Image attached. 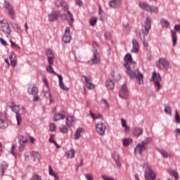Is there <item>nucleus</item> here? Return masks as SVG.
<instances>
[{
  "label": "nucleus",
  "mask_w": 180,
  "mask_h": 180,
  "mask_svg": "<svg viewBox=\"0 0 180 180\" xmlns=\"http://www.w3.org/2000/svg\"><path fill=\"white\" fill-rule=\"evenodd\" d=\"M124 61L126 63H124V67L126 68L127 75L130 77L131 79H134V78H136L138 84H139V85H142V84L144 83L143 76L139 71V69L133 70L136 63L133 61V58H131V55L130 53L125 55Z\"/></svg>",
  "instance_id": "nucleus-1"
},
{
  "label": "nucleus",
  "mask_w": 180,
  "mask_h": 180,
  "mask_svg": "<svg viewBox=\"0 0 180 180\" xmlns=\"http://www.w3.org/2000/svg\"><path fill=\"white\" fill-rule=\"evenodd\" d=\"M151 29V18L147 17L144 24L142 25L141 32L137 34V37L141 40L145 47L148 46V44L146 42V36L150 33Z\"/></svg>",
  "instance_id": "nucleus-2"
},
{
  "label": "nucleus",
  "mask_w": 180,
  "mask_h": 180,
  "mask_svg": "<svg viewBox=\"0 0 180 180\" xmlns=\"http://www.w3.org/2000/svg\"><path fill=\"white\" fill-rule=\"evenodd\" d=\"M143 169H145L144 178L145 180H154L157 178L155 172L151 169V166L148 162H146L143 165Z\"/></svg>",
  "instance_id": "nucleus-3"
},
{
  "label": "nucleus",
  "mask_w": 180,
  "mask_h": 180,
  "mask_svg": "<svg viewBox=\"0 0 180 180\" xmlns=\"http://www.w3.org/2000/svg\"><path fill=\"white\" fill-rule=\"evenodd\" d=\"M156 65L160 70H162V68H164L165 70H169V68H171L172 67L169 61H168L165 58H159L158 61L156 62Z\"/></svg>",
  "instance_id": "nucleus-4"
},
{
  "label": "nucleus",
  "mask_w": 180,
  "mask_h": 180,
  "mask_svg": "<svg viewBox=\"0 0 180 180\" xmlns=\"http://www.w3.org/2000/svg\"><path fill=\"white\" fill-rule=\"evenodd\" d=\"M139 6L143 11H147V12H150V13H157L158 12V8L157 6H150L147 3H140Z\"/></svg>",
  "instance_id": "nucleus-5"
},
{
  "label": "nucleus",
  "mask_w": 180,
  "mask_h": 180,
  "mask_svg": "<svg viewBox=\"0 0 180 180\" xmlns=\"http://www.w3.org/2000/svg\"><path fill=\"white\" fill-rule=\"evenodd\" d=\"M0 27L1 32L5 33L6 34H11L12 30H11V27L9 26V24L6 20H0Z\"/></svg>",
  "instance_id": "nucleus-6"
},
{
  "label": "nucleus",
  "mask_w": 180,
  "mask_h": 180,
  "mask_svg": "<svg viewBox=\"0 0 180 180\" xmlns=\"http://www.w3.org/2000/svg\"><path fill=\"white\" fill-rule=\"evenodd\" d=\"M4 8H6V9H7V11L8 12V16L11 19H15V10L13 9V6L11 5L9 1H4Z\"/></svg>",
  "instance_id": "nucleus-7"
},
{
  "label": "nucleus",
  "mask_w": 180,
  "mask_h": 180,
  "mask_svg": "<svg viewBox=\"0 0 180 180\" xmlns=\"http://www.w3.org/2000/svg\"><path fill=\"white\" fill-rule=\"evenodd\" d=\"M152 79H153L155 86H157V91H160L161 88V84H160L161 82V75L154 71L152 75Z\"/></svg>",
  "instance_id": "nucleus-8"
},
{
  "label": "nucleus",
  "mask_w": 180,
  "mask_h": 180,
  "mask_svg": "<svg viewBox=\"0 0 180 180\" xmlns=\"http://www.w3.org/2000/svg\"><path fill=\"white\" fill-rule=\"evenodd\" d=\"M96 129L99 136H104L105 131H106V125L105 123L100 122L96 125Z\"/></svg>",
  "instance_id": "nucleus-9"
},
{
  "label": "nucleus",
  "mask_w": 180,
  "mask_h": 180,
  "mask_svg": "<svg viewBox=\"0 0 180 180\" xmlns=\"http://www.w3.org/2000/svg\"><path fill=\"white\" fill-rule=\"evenodd\" d=\"M93 54L94 58L89 60L87 64H90V65H94V64H99L101 63V58H99V53H98V51L95 50Z\"/></svg>",
  "instance_id": "nucleus-10"
},
{
  "label": "nucleus",
  "mask_w": 180,
  "mask_h": 180,
  "mask_svg": "<svg viewBox=\"0 0 180 180\" xmlns=\"http://www.w3.org/2000/svg\"><path fill=\"white\" fill-rule=\"evenodd\" d=\"M8 108H10L12 112H14L15 115L20 113V111L23 110L24 109L23 107L20 108L19 105H15V103H13V101L8 103Z\"/></svg>",
  "instance_id": "nucleus-11"
},
{
  "label": "nucleus",
  "mask_w": 180,
  "mask_h": 180,
  "mask_svg": "<svg viewBox=\"0 0 180 180\" xmlns=\"http://www.w3.org/2000/svg\"><path fill=\"white\" fill-rule=\"evenodd\" d=\"M72 37H71V32L70 30V27H67L65 30L64 35L63 37V41L68 44L71 41Z\"/></svg>",
  "instance_id": "nucleus-12"
},
{
  "label": "nucleus",
  "mask_w": 180,
  "mask_h": 180,
  "mask_svg": "<svg viewBox=\"0 0 180 180\" xmlns=\"http://www.w3.org/2000/svg\"><path fill=\"white\" fill-rule=\"evenodd\" d=\"M119 96L122 99H126V98L129 96V90L127 89V87L126 86L125 83H124L121 87V89L119 93Z\"/></svg>",
  "instance_id": "nucleus-13"
},
{
  "label": "nucleus",
  "mask_w": 180,
  "mask_h": 180,
  "mask_svg": "<svg viewBox=\"0 0 180 180\" xmlns=\"http://www.w3.org/2000/svg\"><path fill=\"white\" fill-rule=\"evenodd\" d=\"M52 119L53 122H58V120H63L65 119V111L62 110L60 112L55 113Z\"/></svg>",
  "instance_id": "nucleus-14"
},
{
  "label": "nucleus",
  "mask_w": 180,
  "mask_h": 180,
  "mask_svg": "<svg viewBox=\"0 0 180 180\" xmlns=\"http://www.w3.org/2000/svg\"><path fill=\"white\" fill-rule=\"evenodd\" d=\"M61 13L60 11H52L49 15H48V20L49 22H55V20H57L58 18L60 17V15Z\"/></svg>",
  "instance_id": "nucleus-15"
},
{
  "label": "nucleus",
  "mask_w": 180,
  "mask_h": 180,
  "mask_svg": "<svg viewBox=\"0 0 180 180\" xmlns=\"http://www.w3.org/2000/svg\"><path fill=\"white\" fill-rule=\"evenodd\" d=\"M9 126L4 114L0 113V129H6Z\"/></svg>",
  "instance_id": "nucleus-16"
},
{
  "label": "nucleus",
  "mask_w": 180,
  "mask_h": 180,
  "mask_svg": "<svg viewBox=\"0 0 180 180\" xmlns=\"http://www.w3.org/2000/svg\"><path fill=\"white\" fill-rule=\"evenodd\" d=\"M143 150H147V146L142 143H139L134 148V154H142Z\"/></svg>",
  "instance_id": "nucleus-17"
},
{
  "label": "nucleus",
  "mask_w": 180,
  "mask_h": 180,
  "mask_svg": "<svg viewBox=\"0 0 180 180\" xmlns=\"http://www.w3.org/2000/svg\"><path fill=\"white\" fill-rule=\"evenodd\" d=\"M110 8H119L122 5V0H110L108 3Z\"/></svg>",
  "instance_id": "nucleus-18"
},
{
  "label": "nucleus",
  "mask_w": 180,
  "mask_h": 180,
  "mask_svg": "<svg viewBox=\"0 0 180 180\" xmlns=\"http://www.w3.org/2000/svg\"><path fill=\"white\" fill-rule=\"evenodd\" d=\"M27 91H28V94L30 95H36L39 92V89H37V87L36 86H33V85H30L28 87Z\"/></svg>",
  "instance_id": "nucleus-19"
},
{
  "label": "nucleus",
  "mask_w": 180,
  "mask_h": 180,
  "mask_svg": "<svg viewBox=\"0 0 180 180\" xmlns=\"http://www.w3.org/2000/svg\"><path fill=\"white\" fill-rule=\"evenodd\" d=\"M57 77H58V81H59V87L60 89H63V91H68V88L65 86L64 83L63 82V76L61 75H57Z\"/></svg>",
  "instance_id": "nucleus-20"
},
{
  "label": "nucleus",
  "mask_w": 180,
  "mask_h": 180,
  "mask_svg": "<svg viewBox=\"0 0 180 180\" xmlns=\"http://www.w3.org/2000/svg\"><path fill=\"white\" fill-rule=\"evenodd\" d=\"M111 157L115 162L117 167H118V168H120L121 167L120 162H119V158H120V155H119L118 153H114L111 155Z\"/></svg>",
  "instance_id": "nucleus-21"
},
{
  "label": "nucleus",
  "mask_w": 180,
  "mask_h": 180,
  "mask_svg": "<svg viewBox=\"0 0 180 180\" xmlns=\"http://www.w3.org/2000/svg\"><path fill=\"white\" fill-rule=\"evenodd\" d=\"M132 49L131 50V53H139V42H137V40L133 39L132 40Z\"/></svg>",
  "instance_id": "nucleus-22"
},
{
  "label": "nucleus",
  "mask_w": 180,
  "mask_h": 180,
  "mask_svg": "<svg viewBox=\"0 0 180 180\" xmlns=\"http://www.w3.org/2000/svg\"><path fill=\"white\" fill-rule=\"evenodd\" d=\"M66 124L68 127H72V126H74V124H75V120L74 119V117H71V116L67 117Z\"/></svg>",
  "instance_id": "nucleus-23"
},
{
  "label": "nucleus",
  "mask_w": 180,
  "mask_h": 180,
  "mask_svg": "<svg viewBox=\"0 0 180 180\" xmlns=\"http://www.w3.org/2000/svg\"><path fill=\"white\" fill-rule=\"evenodd\" d=\"M31 157L33 161H40V154L39 152L32 151L31 153Z\"/></svg>",
  "instance_id": "nucleus-24"
},
{
  "label": "nucleus",
  "mask_w": 180,
  "mask_h": 180,
  "mask_svg": "<svg viewBox=\"0 0 180 180\" xmlns=\"http://www.w3.org/2000/svg\"><path fill=\"white\" fill-rule=\"evenodd\" d=\"M83 77L84 78L86 88L89 89H93L94 84H91V80L85 75H84Z\"/></svg>",
  "instance_id": "nucleus-25"
},
{
  "label": "nucleus",
  "mask_w": 180,
  "mask_h": 180,
  "mask_svg": "<svg viewBox=\"0 0 180 180\" xmlns=\"http://www.w3.org/2000/svg\"><path fill=\"white\" fill-rule=\"evenodd\" d=\"M75 150L71 148L70 150L66 151V158H75Z\"/></svg>",
  "instance_id": "nucleus-26"
},
{
  "label": "nucleus",
  "mask_w": 180,
  "mask_h": 180,
  "mask_svg": "<svg viewBox=\"0 0 180 180\" xmlns=\"http://www.w3.org/2000/svg\"><path fill=\"white\" fill-rule=\"evenodd\" d=\"M29 143V140L23 135L18 136V143L19 144H26Z\"/></svg>",
  "instance_id": "nucleus-27"
},
{
  "label": "nucleus",
  "mask_w": 180,
  "mask_h": 180,
  "mask_svg": "<svg viewBox=\"0 0 180 180\" xmlns=\"http://www.w3.org/2000/svg\"><path fill=\"white\" fill-rule=\"evenodd\" d=\"M49 174L51 176H53L54 180H59L58 175L54 172V170H53L51 166L49 167Z\"/></svg>",
  "instance_id": "nucleus-28"
},
{
  "label": "nucleus",
  "mask_w": 180,
  "mask_h": 180,
  "mask_svg": "<svg viewBox=\"0 0 180 180\" xmlns=\"http://www.w3.org/2000/svg\"><path fill=\"white\" fill-rule=\"evenodd\" d=\"M135 137H140L143 134V129L140 127H136L134 131Z\"/></svg>",
  "instance_id": "nucleus-29"
},
{
  "label": "nucleus",
  "mask_w": 180,
  "mask_h": 180,
  "mask_svg": "<svg viewBox=\"0 0 180 180\" xmlns=\"http://www.w3.org/2000/svg\"><path fill=\"white\" fill-rule=\"evenodd\" d=\"M172 39V44L174 46H176V32L175 30H171Z\"/></svg>",
  "instance_id": "nucleus-30"
},
{
  "label": "nucleus",
  "mask_w": 180,
  "mask_h": 180,
  "mask_svg": "<svg viewBox=\"0 0 180 180\" xmlns=\"http://www.w3.org/2000/svg\"><path fill=\"white\" fill-rule=\"evenodd\" d=\"M133 140L130 138L124 139L122 140V144L124 147H127V146H130Z\"/></svg>",
  "instance_id": "nucleus-31"
},
{
  "label": "nucleus",
  "mask_w": 180,
  "mask_h": 180,
  "mask_svg": "<svg viewBox=\"0 0 180 180\" xmlns=\"http://www.w3.org/2000/svg\"><path fill=\"white\" fill-rule=\"evenodd\" d=\"M53 65H49V66L46 67V71L47 72H49V74H53V75H59L54 71V69L52 67Z\"/></svg>",
  "instance_id": "nucleus-32"
},
{
  "label": "nucleus",
  "mask_w": 180,
  "mask_h": 180,
  "mask_svg": "<svg viewBox=\"0 0 180 180\" xmlns=\"http://www.w3.org/2000/svg\"><path fill=\"white\" fill-rule=\"evenodd\" d=\"M106 86L108 88V89H113V86L115 85V83H113V81L110 79H108L106 80Z\"/></svg>",
  "instance_id": "nucleus-33"
},
{
  "label": "nucleus",
  "mask_w": 180,
  "mask_h": 180,
  "mask_svg": "<svg viewBox=\"0 0 180 180\" xmlns=\"http://www.w3.org/2000/svg\"><path fill=\"white\" fill-rule=\"evenodd\" d=\"M160 25L162 27H169V22H168V20L163 18L160 20Z\"/></svg>",
  "instance_id": "nucleus-34"
},
{
  "label": "nucleus",
  "mask_w": 180,
  "mask_h": 180,
  "mask_svg": "<svg viewBox=\"0 0 180 180\" xmlns=\"http://www.w3.org/2000/svg\"><path fill=\"white\" fill-rule=\"evenodd\" d=\"M157 151H158L164 158H168V153L166 150L161 148H157Z\"/></svg>",
  "instance_id": "nucleus-35"
},
{
  "label": "nucleus",
  "mask_w": 180,
  "mask_h": 180,
  "mask_svg": "<svg viewBox=\"0 0 180 180\" xmlns=\"http://www.w3.org/2000/svg\"><path fill=\"white\" fill-rule=\"evenodd\" d=\"M110 74H111V77L114 81H119L120 79V78H122V76L120 75V74H117L116 75H115L114 71H112Z\"/></svg>",
  "instance_id": "nucleus-36"
},
{
  "label": "nucleus",
  "mask_w": 180,
  "mask_h": 180,
  "mask_svg": "<svg viewBox=\"0 0 180 180\" xmlns=\"http://www.w3.org/2000/svg\"><path fill=\"white\" fill-rule=\"evenodd\" d=\"M89 115H90V116H91V117L94 120H96V119H103V117H102V115L98 114L96 115L92 113V111H89Z\"/></svg>",
  "instance_id": "nucleus-37"
},
{
  "label": "nucleus",
  "mask_w": 180,
  "mask_h": 180,
  "mask_svg": "<svg viewBox=\"0 0 180 180\" xmlns=\"http://www.w3.org/2000/svg\"><path fill=\"white\" fill-rule=\"evenodd\" d=\"M165 113L166 115H168L169 116H171L172 115V109L171 108V106L169 105H166L165 107Z\"/></svg>",
  "instance_id": "nucleus-38"
},
{
  "label": "nucleus",
  "mask_w": 180,
  "mask_h": 180,
  "mask_svg": "<svg viewBox=\"0 0 180 180\" xmlns=\"http://www.w3.org/2000/svg\"><path fill=\"white\" fill-rule=\"evenodd\" d=\"M59 131L62 133V134H67V133H68V128L64 125H60L59 127Z\"/></svg>",
  "instance_id": "nucleus-39"
},
{
  "label": "nucleus",
  "mask_w": 180,
  "mask_h": 180,
  "mask_svg": "<svg viewBox=\"0 0 180 180\" xmlns=\"http://www.w3.org/2000/svg\"><path fill=\"white\" fill-rule=\"evenodd\" d=\"M1 165V169H2L1 175L2 176H4V174H5V169L8 168V163L5 161H3Z\"/></svg>",
  "instance_id": "nucleus-40"
},
{
  "label": "nucleus",
  "mask_w": 180,
  "mask_h": 180,
  "mask_svg": "<svg viewBox=\"0 0 180 180\" xmlns=\"http://www.w3.org/2000/svg\"><path fill=\"white\" fill-rule=\"evenodd\" d=\"M9 58L11 60V67H15L17 64V61L15 60V58H13V53L9 56Z\"/></svg>",
  "instance_id": "nucleus-41"
},
{
  "label": "nucleus",
  "mask_w": 180,
  "mask_h": 180,
  "mask_svg": "<svg viewBox=\"0 0 180 180\" xmlns=\"http://www.w3.org/2000/svg\"><path fill=\"white\" fill-rule=\"evenodd\" d=\"M151 141H153V139H151V137H148L145 140H143L141 143V144H142L143 146H146V144H150V143H151Z\"/></svg>",
  "instance_id": "nucleus-42"
},
{
  "label": "nucleus",
  "mask_w": 180,
  "mask_h": 180,
  "mask_svg": "<svg viewBox=\"0 0 180 180\" xmlns=\"http://www.w3.org/2000/svg\"><path fill=\"white\" fill-rule=\"evenodd\" d=\"M97 20L98 18H96V17H92L89 20L91 26H95L96 25Z\"/></svg>",
  "instance_id": "nucleus-43"
},
{
  "label": "nucleus",
  "mask_w": 180,
  "mask_h": 180,
  "mask_svg": "<svg viewBox=\"0 0 180 180\" xmlns=\"http://www.w3.org/2000/svg\"><path fill=\"white\" fill-rule=\"evenodd\" d=\"M22 112H20L18 114H15V117H16V120H17V124L18 126H20V122H22V117L20 116Z\"/></svg>",
  "instance_id": "nucleus-44"
},
{
  "label": "nucleus",
  "mask_w": 180,
  "mask_h": 180,
  "mask_svg": "<svg viewBox=\"0 0 180 180\" xmlns=\"http://www.w3.org/2000/svg\"><path fill=\"white\" fill-rule=\"evenodd\" d=\"M66 11L68 12V15H69V19H68V20L69 22H74V16H72V14H71V12H70V11H68V8H66Z\"/></svg>",
  "instance_id": "nucleus-45"
},
{
  "label": "nucleus",
  "mask_w": 180,
  "mask_h": 180,
  "mask_svg": "<svg viewBox=\"0 0 180 180\" xmlns=\"http://www.w3.org/2000/svg\"><path fill=\"white\" fill-rule=\"evenodd\" d=\"M102 179L103 180H115V178L110 176H108L106 174H103L101 176Z\"/></svg>",
  "instance_id": "nucleus-46"
},
{
  "label": "nucleus",
  "mask_w": 180,
  "mask_h": 180,
  "mask_svg": "<svg viewBox=\"0 0 180 180\" xmlns=\"http://www.w3.org/2000/svg\"><path fill=\"white\" fill-rule=\"evenodd\" d=\"M175 122L178 124H180V117H179V114L178 113V111H176L175 112Z\"/></svg>",
  "instance_id": "nucleus-47"
},
{
  "label": "nucleus",
  "mask_w": 180,
  "mask_h": 180,
  "mask_svg": "<svg viewBox=\"0 0 180 180\" xmlns=\"http://www.w3.org/2000/svg\"><path fill=\"white\" fill-rule=\"evenodd\" d=\"M84 176L86 180H94V176H92V174L89 173L84 174Z\"/></svg>",
  "instance_id": "nucleus-48"
},
{
  "label": "nucleus",
  "mask_w": 180,
  "mask_h": 180,
  "mask_svg": "<svg viewBox=\"0 0 180 180\" xmlns=\"http://www.w3.org/2000/svg\"><path fill=\"white\" fill-rule=\"evenodd\" d=\"M44 95L45 97H46L47 99H49V98H50V96H51V94L50 93V91L48 90H44Z\"/></svg>",
  "instance_id": "nucleus-49"
},
{
  "label": "nucleus",
  "mask_w": 180,
  "mask_h": 180,
  "mask_svg": "<svg viewBox=\"0 0 180 180\" xmlns=\"http://www.w3.org/2000/svg\"><path fill=\"white\" fill-rule=\"evenodd\" d=\"M171 174L172 175V176H174V179L176 180L178 179V172H176V170H171L170 171Z\"/></svg>",
  "instance_id": "nucleus-50"
},
{
  "label": "nucleus",
  "mask_w": 180,
  "mask_h": 180,
  "mask_svg": "<svg viewBox=\"0 0 180 180\" xmlns=\"http://www.w3.org/2000/svg\"><path fill=\"white\" fill-rule=\"evenodd\" d=\"M30 180H41V176L37 174H34Z\"/></svg>",
  "instance_id": "nucleus-51"
},
{
  "label": "nucleus",
  "mask_w": 180,
  "mask_h": 180,
  "mask_svg": "<svg viewBox=\"0 0 180 180\" xmlns=\"http://www.w3.org/2000/svg\"><path fill=\"white\" fill-rule=\"evenodd\" d=\"M101 102H103V103H104L105 109H108L109 103H108V101H106V99H105V98H103Z\"/></svg>",
  "instance_id": "nucleus-52"
},
{
  "label": "nucleus",
  "mask_w": 180,
  "mask_h": 180,
  "mask_svg": "<svg viewBox=\"0 0 180 180\" xmlns=\"http://www.w3.org/2000/svg\"><path fill=\"white\" fill-rule=\"evenodd\" d=\"M53 56H49L48 57V61H49V65H53Z\"/></svg>",
  "instance_id": "nucleus-53"
},
{
  "label": "nucleus",
  "mask_w": 180,
  "mask_h": 180,
  "mask_svg": "<svg viewBox=\"0 0 180 180\" xmlns=\"http://www.w3.org/2000/svg\"><path fill=\"white\" fill-rule=\"evenodd\" d=\"M49 129H50L51 131H52V132L56 131V124H50Z\"/></svg>",
  "instance_id": "nucleus-54"
},
{
  "label": "nucleus",
  "mask_w": 180,
  "mask_h": 180,
  "mask_svg": "<svg viewBox=\"0 0 180 180\" xmlns=\"http://www.w3.org/2000/svg\"><path fill=\"white\" fill-rule=\"evenodd\" d=\"M46 56L47 57H51V56H53V52H51V50L49 49L46 51Z\"/></svg>",
  "instance_id": "nucleus-55"
},
{
  "label": "nucleus",
  "mask_w": 180,
  "mask_h": 180,
  "mask_svg": "<svg viewBox=\"0 0 180 180\" xmlns=\"http://www.w3.org/2000/svg\"><path fill=\"white\" fill-rule=\"evenodd\" d=\"M79 137H81V134L76 131L75 133V140H78Z\"/></svg>",
  "instance_id": "nucleus-56"
},
{
  "label": "nucleus",
  "mask_w": 180,
  "mask_h": 180,
  "mask_svg": "<svg viewBox=\"0 0 180 180\" xmlns=\"http://www.w3.org/2000/svg\"><path fill=\"white\" fill-rule=\"evenodd\" d=\"M55 5H56L58 8H59V6H63V1H56L55 2Z\"/></svg>",
  "instance_id": "nucleus-57"
},
{
  "label": "nucleus",
  "mask_w": 180,
  "mask_h": 180,
  "mask_svg": "<svg viewBox=\"0 0 180 180\" xmlns=\"http://www.w3.org/2000/svg\"><path fill=\"white\" fill-rule=\"evenodd\" d=\"M0 43H1L3 46H8V43L3 38H0Z\"/></svg>",
  "instance_id": "nucleus-58"
},
{
  "label": "nucleus",
  "mask_w": 180,
  "mask_h": 180,
  "mask_svg": "<svg viewBox=\"0 0 180 180\" xmlns=\"http://www.w3.org/2000/svg\"><path fill=\"white\" fill-rule=\"evenodd\" d=\"M11 44L13 47H17V49H20V46L19 45L16 44L15 42H13L12 40H10Z\"/></svg>",
  "instance_id": "nucleus-59"
},
{
  "label": "nucleus",
  "mask_w": 180,
  "mask_h": 180,
  "mask_svg": "<svg viewBox=\"0 0 180 180\" xmlns=\"http://www.w3.org/2000/svg\"><path fill=\"white\" fill-rule=\"evenodd\" d=\"M19 151H23L25 150V143L20 144V146L18 147Z\"/></svg>",
  "instance_id": "nucleus-60"
},
{
  "label": "nucleus",
  "mask_w": 180,
  "mask_h": 180,
  "mask_svg": "<svg viewBox=\"0 0 180 180\" xmlns=\"http://www.w3.org/2000/svg\"><path fill=\"white\" fill-rule=\"evenodd\" d=\"M174 29L176 30V32H180V25H175Z\"/></svg>",
  "instance_id": "nucleus-61"
},
{
  "label": "nucleus",
  "mask_w": 180,
  "mask_h": 180,
  "mask_svg": "<svg viewBox=\"0 0 180 180\" xmlns=\"http://www.w3.org/2000/svg\"><path fill=\"white\" fill-rule=\"evenodd\" d=\"M43 82L45 84L47 89H49V82H47V79L46 77H44Z\"/></svg>",
  "instance_id": "nucleus-62"
},
{
  "label": "nucleus",
  "mask_w": 180,
  "mask_h": 180,
  "mask_svg": "<svg viewBox=\"0 0 180 180\" xmlns=\"http://www.w3.org/2000/svg\"><path fill=\"white\" fill-rule=\"evenodd\" d=\"M76 131H77V133H79L81 134V133H84V129L79 127L77 129Z\"/></svg>",
  "instance_id": "nucleus-63"
},
{
  "label": "nucleus",
  "mask_w": 180,
  "mask_h": 180,
  "mask_svg": "<svg viewBox=\"0 0 180 180\" xmlns=\"http://www.w3.org/2000/svg\"><path fill=\"white\" fill-rule=\"evenodd\" d=\"M121 123H122V127H125L126 126H127L126 124V120L121 119Z\"/></svg>",
  "instance_id": "nucleus-64"
}]
</instances>
